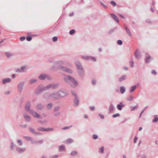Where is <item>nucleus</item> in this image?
<instances>
[{"instance_id": "1", "label": "nucleus", "mask_w": 158, "mask_h": 158, "mask_svg": "<svg viewBox=\"0 0 158 158\" xmlns=\"http://www.w3.org/2000/svg\"><path fill=\"white\" fill-rule=\"evenodd\" d=\"M64 80L67 83L73 87H74L78 85V82L75 78L69 75H67L64 77Z\"/></svg>"}, {"instance_id": "2", "label": "nucleus", "mask_w": 158, "mask_h": 158, "mask_svg": "<svg viewBox=\"0 0 158 158\" xmlns=\"http://www.w3.org/2000/svg\"><path fill=\"white\" fill-rule=\"evenodd\" d=\"M77 71L78 74L81 78H82L84 76V71L81 63L78 61H76L75 62Z\"/></svg>"}, {"instance_id": "3", "label": "nucleus", "mask_w": 158, "mask_h": 158, "mask_svg": "<svg viewBox=\"0 0 158 158\" xmlns=\"http://www.w3.org/2000/svg\"><path fill=\"white\" fill-rule=\"evenodd\" d=\"M58 96L59 99L60 98H63L66 96L68 94L67 92L63 89H60L57 91Z\"/></svg>"}, {"instance_id": "4", "label": "nucleus", "mask_w": 158, "mask_h": 158, "mask_svg": "<svg viewBox=\"0 0 158 158\" xmlns=\"http://www.w3.org/2000/svg\"><path fill=\"white\" fill-rule=\"evenodd\" d=\"M31 106V102L30 101H27L26 102L25 106V110L27 111L29 113L32 110L30 109Z\"/></svg>"}, {"instance_id": "5", "label": "nucleus", "mask_w": 158, "mask_h": 158, "mask_svg": "<svg viewBox=\"0 0 158 158\" xmlns=\"http://www.w3.org/2000/svg\"><path fill=\"white\" fill-rule=\"evenodd\" d=\"M51 99L55 100L59 99L57 92H53L51 93Z\"/></svg>"}, {"instance_id": "6", "label": "nucleus", "mask_w": 158, "mask_h": 158, "mask_svg": "<svg viewBox=\"0 0 158 158\" xmlns=\"http://www.w3.org/2000/svg\"><path fill=\"white\" fill-rule=\"evenodd\" d=\"M59 68L62 70L64 71L67 73H72L73 72L70 69L63 66H60Z\"/></svg>"}, {"instance_id": "7", "label": "nucleus", "mask_w": 158, "mask_h": 158, "mask_svg": "<svg viewBox=\"0 0 158 158\" xmlns=\"http://www.w3.org/2000/svg\"><path fill=\"white\" fill-rule=\"evenodd\" d=\"M29 114H31L35 118H42V117L41 115L33 110H31Z\"/></svg>"}, {"instance_id": "8", "label": "nucleus", "mask_w": 158, "mask_h": 158, "mask_svg": "<svg viewBox=\"0 0 158 158\" xmlns=\"http://www.w3.org/2000/svg\"><path fill=\"white\" fill-rule=\"evenodd\" d=\"M15 149L16 152L20 154L24 152L26 150L25 148H20L19 147H17Z\"/></svg>"}, {"instance_id": "9", "label": "nucleus", "mask_w": 158, "mask_h": 158, "mask_svg": "<svg viewBox=\"0 0 158 158\" xmlns=\"http://www.w3.org/2000/svg\"><path fill=\"white\" fill-rule=\"evenodd\" d=\"M24 85V83L23 82H20L18 85V91L21 92L23 89V88Z\"/></svg>"}, {"instance_id": "10", "label": "nucleus", "mask_w": 158, "mask_h": 158, "mask_svg": "<svg viewBox=\"0 0 158 158\" xmlns=\"http://www.w3.org/2000/svg\"><path fill=\"white\" fill-rule=\"evenodd\" d=\"M11 81V79L10 78H7L3 79L2 80V83L3 85L7 83H9Z\"/></svg>"}, {"instance_id": "11", "label": "nucleus", "mask_w": 158, "mask_h": 158, "mask_svg": "<svg viewBox=\"0 0 158 158\" xmlns=\"http://www.w3.org/2000/svg\"><path fill=\"white\" fill-rule=\"evenodd\" d=\"M74 97L75 99L74 100V103L76 106H77L79 104V100L76 94H74Z\"/></svg>"}, {"instance_id": "12", "label": "nucleus", "mask_w": 158, "mask_h": 158, "mask_svg": "<svg viewBox=\"0 0 158 158\" xmlns=\"http://www.w3.org/2000/svg\"><path fill=\"white\" fill-rule=\"evenodd\" d=\"M23 117L25 119V121L27 122H29L31 121V117L27 114H23Z\"/></svg>"}, {"instance_id": "13", "label": "nucleus", "mask_w": 158, "mask_h": 158, "mask_svg": "<svg viewBox=\"0 0 158 158\" xmlns=\"http://www.w3.org/2000/svg\"><path fill=\"white\" fill-rule=\"evenodd\" d=\"M124 106V105L123 103L120 102L119 104L117 105V108L119 110H121L122 109V108Z\"/></svg>"}, {"instance_id": "14", "label": "nucleus", "mask_w": 158, "mask_h": 158, "mask_svg": "<svg viewBox=\"0 0 158 158\" xmlns=\"http://www.w3.org/2000/svg\"><path fill=\"white\" fill-rule=\"evenodd\" d=\"M50 96L51 93L49 94L48 93H46L44 94V98L47 99H51V97Z\"/></svg>"}, {"instance_id": "15", "label": "nucleus", "mask_w": 158, "mask_h": 158, "mask_svg": "<svg viewBox=\"0 0 158 158\" xmlns=\"http://www.w3.org/2000/svg\"><path fill=\"white\" fill-rule=\"evenodd\" d=\"M124 29H125L127 33V34L130 36H131V32L129 30V29H128V28L126 26V25H124Z\"/></svg>"}, {"instance_id": "16", "label": "nucleus", "mask_w": 158, "mask_h": 158, "mask_svg": "<svg viewBox=\"0 0 158 158\" xmlns=\"http://www.w3.org/2000/svg\"><path fill=\"white\" fill-rule=\"evenodd\" d=\"M135 57L137 59L140 57V53L139 52L138 50H137L135 52Z\"/></svg>"}, {"instance_id": "17", "label": "nucleus", "mask_w": 158, "mask_h": 158, "mask_svg": "<svg viewBox=\"0 0 158 158\" xmlns=\"http://www.w3.org/2000/svg\"><path fill=\"white\" fill-rule=\"evenodd\" d=\"M36 108L37 109L42 110L44 107V106L41 103H39L36 105Z\"/></svg>"}, {"instance_id": "18", "label": "nucleus", "mask_w": 158, "mask_h": 158, "mask_svg": "<svg viewBox=\"0 0 158 158\" xmlns=\"http://www.w3.org/2000/svg\"><path fill=\"white\" fill-rule=\"evenodd\" d=\"M114 108L113 105V104H110V106L109 107V111L110 113L113 112L114 111Z\"/></svg>"}, {"instance_id": "19", "label": "nucleus", "mask_w": 158, "mask_h": 158, "mask_svg": "<svg viewBox=\"0 0 158 158\" xmlns=\"http://www.w3.org/2000/svg\"><path fill=\"white\" fill-rule=\"evenodd\" d=\"M46 75L41 74L38 77V78L41 80H44L46 79Z\"/></svg>"}, {"instance_id": "20", "label": "nucleus", "mask_w": 158, "mask_h": 158, "mask_svg": "<svg viewBox=\"0 0 158 158\" xmlns=\"http://www.w3.org/2000/svg\"><path fill=\"white\" fill-rule=\"evenodd\" d=\"M55 64H65L66 62L64 60H59L57 61L55 63Z\"/></svg>"}, {"instance_id": "21", "label": "nucleus", "mask_w": 158, "mask_h": 158, "mask_svg": "<svg viewBox=\"0 0 158 158\" xmlns=\"http://www.w3.org/2000/svg\"><path fill=\"white\" fill-rule=\"evenodd\" d=\"M152 58L150 56H148L147 57L145 60V62L146 63H149L151 60H152Z\"/></svg>"}, {"instance_id": "22", "label": "nucleus", "mask_w": 158, "mask_h": 158, "mask_svg": "<svg viewBox=\"0 0 158 158\" xmlns=\"http://www.w3.org/2000/svg\"><path fill=\"white\" fill-rule=\"evenodd\" d=\"M52 89H56L58 88L59 86V84L58 83L55 84H51Z\"/></svg>"}, {"instance_id": "23", "label": "nucleus", "mask_w": 158, "mask_h": 158, "mask_svg": "<svg viewBox=\"0 0 158 158\" xmlns=\"http://www.w3.org/2000/svg\"><path fill=\"white\" fill-rule=\"evenodd\" d=\"M127 78V76L124 75L120 77L118 79L119 81L120 82H122L125 80Z\"/></svg>"}, {"instance_id": "24", "label": "nucleus", "mask_w": 158, "mask_h": 158, "mask_svg": "<svg viewBox=\"0 0 158 158\" xmlns=\"http://www.w3.org/2000/svg\"><path fill=\"white\" fill-rule=\"evenodd\" d=\"M110 15L118 23L119 22V19L114 14H110Z\"/></svg>"}, {"instance_id": "25", "label": "nucleus", "mask_w": 158, "mask_h": 158, "mask_svg": "<svg viewBox=\"0 0 158 158\" xmlns=\"http://www.w3.org/2000/svg\"><path fill=\"white\" fill-rule=\"evenodd\" d=\"M65 150V147L64 145H60L59 147V151H64Z\"/></svg>"}, {"instance_id": "26", "label": "nucleus", "mask_w": 158, "mask_h": 158, "mask_svg": "<svg viewBox=\"0 0 158 158\" xmlns=\"http://www.w3.org/2000/svg\"><path fill=\"white\" fill-rule=\"evenodd\" d=\"M120 92L122 94H123L125 92L126 88L122 86L120 87Z\"/></svg>"}, {"instance_id": "27", "label": "nucleus", "mask_w": 158, "mask_h": 158, "mask_svg": "<svg viewBox=\"0 0 158 158\" xmlns=\"http://www.w3.org/2000/svg\"><path fill=\"white\" fill-rule=\"evenodd\" d=\"M53 103L52 102L49 103L47 104L46 105V108L48 110H50L51 109L52 106H53Z\"/></svg>"}, {"instance_id": "28", "label": "nucleus", "mask_w": 158, "mask_h": 158, "mask_svg": "<svg viewBox=\"0 0 158 158\" xmlns=\"http://www.w3.org/2000/svg\"><path fill=\"white\" fill-rule=\"evenodd\" d=\"M37 81L38 80L36 79H32L30 80L29 83V84H31L36 83Z\"/></svg>"}, {"instance_id": "29", "label": "nucleus", "mask_w": 158, "mask_h": 158, "mask_svg": "<svg viewBox=\"0 0 158 158\" xmlns=\"http://www.w3.org/2000/svg\"><path fill=\"white\" fill-rule=\"evenodd\" d=\"M73 142V139L72 138H69L67 139L65 141V143H71Z\"/></svg>"}, {"instance_id": "30", "label": "nucleus", "mask_w": 158, "mask_h": 158, "mask_svg": "<svg viewBox=\"0 0 158 158\" xmlns=\"http://www.w3.org/2000/svg\"><path fill=\"white\" fill-rule=\"evenodd\" d=\"M154 118L153 119L152 122L153 123H156L158 121V117L157 115H155L154 116Z\"/></svg>"}, {"instance_id": "31", "label": "nucleus", "mask_w": 158, "mask_h": 158, "mask_svg": "<svg viewBox=\"0 0 158 158\" xmlns=\"http://www.w3.org/2000/svg\"><path fill=\"white\" fill-rule=\"evenodd\" d=\"M61 107L60 106H55L54 107V112H57V111H59Z\"/></svg>"}, {"instance_id": "32", "label": "nucleus", "mask_w": 158, "mask_h": 158, "mask_svg": "<svg viewBox=\"0 0 158 158\" xmlns=\"http://www.w3.org/2000/svg\"><path fill=\"white\" fill-rule=\"evenodd\" d=\"M137 86L136 85H133L131 87L130 89V92L131 93L133 92L136 88Z\"/></svg>"}, {"instance_id": "33", "label": "nucleus", "mask_w": 158, "mask_h": 158, "mask_svg": "<svg viewBox=\"0 0 158 158\" xmlns=\"http://www.w3.org/2000/svg\"><path fill=\"white\" fill-rule=\"evenodd\" d=\"M130 66L131 68H133L134 67V62L133 60H131L129 61Z\"/></svg>"}, {"instance_id": "34", "label": "nucleus", "mask_w": 158, "mask_h": 158, "mask_svg": "<svg viewBox=\"0 0 158 158\" xmlns=\"http://www.w3.org/2000/svg\"><path fill=\"white\" fill-rule=\"evenodd\" d=\"M81 58L85 60H90L91 57L89 56H83Z\"/></svg>"}, {"instance_id": "35", "label": "nucleus", "mask_w": 158, "mask_h": 158, "mask_svg": "<svg viewBox=\"0 0 158 158\" xmlns=\"http://www.w3.org/2000/svg\"><path fill=\"white\" fill-rule=\"evenodd\" d=\"M42 92V91H41L39 87L37 89V90L35 91V93L37 94H41Z\"/></svg>"}, {"instance_id": "36", "label": "nucleus", "mask_w": 158, "mask_h": 158, "mask_svg": "<svg viewBox=\"0 0 158 158\" xmlns=\"http://www.w3.org/2000/svg\"><path fill=\"white\" fill-rule=\"evenodd\" d=\"M77 153V151H72L70 153V155L72 156H74L76 155Z\"/></svg>"}, {"instance_id": "37", "label": "nucleus", "mask_w": 158, "mask_h": 158, "mask_svg": "<svg viewBox=\"0 0 158 158\" xmlns=\"http://www.w3.org/2000/svg\"><path fill=\"white\" fill-rule=\"evenodd\" d=\"M55 113L54 114V116L57 117L60 114V111L54 112Z\"/></svg>"}, {"instance_id": "38", "label": "nucleus", "mask_w": 158, "mask_h": 158, "mask_svg": "<svg viewBox=\"0 0 158 158\" xmlns=\"http://www.w3.org/2000/svg\"><path fill=\"white\" fill-rule=\"evenodd\" d=\"M45 87L46 90H48L50 88H52L51 84H49L48 85H47L45 86Z\"/></svg>"}, {"instance_id": "39", "label": "nucleus", "mask_w": 158, "mask_h": 158, "mask_svg": "<svg viewBox=\"0 0 158 158\" xmlns=\"http://www.w3.org/2000/svg\"><path fill=\"white\" fill-rule=\"evenodd\" d=\"M23 138L25 139L28 141H31L32 139V138L29 136H25L23 137Z\"/></svg>"}, {"instance_id": "40", "label": "nucleus", "mask_w": 158, "mask_h": 158, "mask_svg": "<svg viewBox=\"0 0 158 158\" xmlns=\"http://www.w3.org/2000/svg\"><path fill=\"white\" fill-rule=\"evenodd\" d=\"M26 66H22L20 68V70H21L22 72H25L26 70Z\"/></svg>"}, {"instance_id": "41", "label": "nucleus", "mask_w": 158, "mask_h": 158, "mask_svg": "<svg viewBox=\"0 0 158 158\" xmlns=\"http://www.w3.org/2000/svg\"><path fill=\"white\" fill-rule=\"evenodd\" d=\"M19 126L22 128H25L27 127L26 125L23 123H21Z\"/></svg>"}, {"instance_id": "42", "label": "nucleus", "mask_w": 158, "mask_h": 158, "mask_svg": "<svg viewBox=\"0 0 158 158\" xmlns=\"http://www.w3.org/2000/svg\"><path fill=\"white\" fill-rule=\"evenodd\" d=\"M37 130L40 131H45V128L42 127H38L37 129Z\"/></svg>"}, {"instance_id": "43", "label": "nucleus", "mask_w": 158, "mask_h": 158, "mask_svg": "<svg viewBox=\"0 0 158 158\" xmlns=\"http://www.w3.org/2000/svg\"><path fill=\"white\" fill-rule=\"evenodd\" d=\"M17 142L19 143V146H21L22 145L23 143L22 140L21 139L17 140Z\"/></svg>"}, {"instance_id": "44", "label": "nucleus", "mask_w": 158, "mask_h": 158, "mask_svg": "<svg viewBox=\"0 0 158 158\" xmlns=\"http://www.w3.org/2000/svg\"><path fill=\"white\" fill-rule=\"evenodd\" d=\"M104 147L103 146H102L100 148H99V152L102 153H103L104 152Z\"/></svg>"}, {"instance_id": "45", "label": "nucleus", "mask_w": 158, "mask_h": 158, "mask_svg": "<svg viewBox=\"0 0 158 158\" xmlns=\"http://www.w3.org/2000/svg\"><path fill=\"white\" fill-rule=\"evenodd\" d=\"M133 98L131 96H130L127 98V100L128 101H131L133 100Z\"/></svg>"}, {"instance_id": "46", "label": "nucleus", "mask_w": 158, "mask_h": 158, "mask_svg": "<svg viewBox=\"0 0 158 158\" xmlns=\"http://www.w3.org/2000/svg\"><path fill=\"white\" fill-rule=\"evenodd\" d=\"M29 129L30 132L35 134V131L34 129L31 127H30L29 128Z\"/></svg>"}, {"instance_id": "47", "label": "nucleus", "mask_w": 158, "mask_h": 158, "mask_svg": "<svg viewBox=\"0 0 158 158\" xmlns=\"http://www.w3.org/2000/svg\"><path fill=\"white\" fill-rule=\"evenodd\" d=\"M46 79L49 80H51L52 79L51 77L48 74L46 75Z\"/></svg>"}, {"instance_id": "48", "label": "nucleus", "mask_w": 158, "mask_h": 158, "mask_svg": "<svg viewBox=\"0 0 158 158\" xmlns=\"http://www.w3.org/2000/svg\"><path fill=\"white\" fill-rule=\"evenodd\" d=\"M14 147V143L12 142H11V145L10 146V148L11 150H12L13 149Z\"/></svg>"}, {"instance_id": "49", "label": "nucleus", "mask_w": 158, "mask_h": 158, "mask_svg": "<svg viewBox=\"0 0 158 158\" xmlns=\"http://www.w3.org/2000/svg\"><path fill=\"white\" fill-rule=\"evenodd\" d=\"M100 3L101 4V5L104 8H107V6L105 4H104L103 2H100Z\"/></svg>"}, {"instance_id": "50", "label": "nucleus", "mask_w": 158, "mask_h": 158, "mask_svg": "<svg viewBox=\"0 0 158 158\" xmlns=\"http://www.w3.org/2000/svg\"><path fill=\"white\" fill-rule=\"evenodd\" d=\"M73 127V126L72 125H71V126H69V127H64L62 129L63 130H66V129H69V128H70V127Z\"/></svg>"}, {"instance_id": "51", "label": "nucleus", "mask_w": 158, "mask_h": 158, "mask_svg": "<svg viewBox=\"0 0 158 158\" xmlns=\"http://www.w3.org/2000/svg\"><path fill=\"white\" fill-rule=\"evenodd\" d=\"M93 138L94 139H98V136L97 135L94 134L93 135Z\"/></svg>"}, {"instance_id": "52", "label": "nucleus", "mask_w": 158, "mask_h": 158, "mask_svg": "<svg viewBox=\"0 0 158 158\" xmlns=\"http://www.w3.org/2000/svg\"><path fill=\"white\" fill-rule=\"evenodd\" d=\"M53 130V128H45V131H52Z\"/></svg>"}, {"instance_id": "53", "label": "nucleus", "mask_w": 158, "mask_h": 158, "mask_svg": "<svg viewBox=\"0 0 158 158\" xmlns=\"http://www.w3.org/2000/svg\"><path fill=\"white\" fill-rule=\"evenodd\" d=\"M42 92L44 90H46L45 86L39 87Z\"/></svg>"}, {"instance_id": "54", "label": "nucleus", "mask_w": 158, "mask_h": 158, "mask_svg": "<svg viewBox=\"0 0 158 158\" xmlns=\"http://www.w3.org/2000/svg\"><path fill=\"white\" fill-rule=\"evenodd\" d=\"M120 116V114L119 113H117L113 115L112 116L113 118H115Z\"/></svg>"}, {"instance_id": "55", "label": "nucleus", "mask_w": 158, "mask_h": 158, "mask_svg": "<svg viewBox=\"0 0 158 158\" xmlns=\"http://www.w3.org/2000/svg\"><path fill=\"white\" fill-rule=\"evenodd\" d=\"M43 143V140H40L37 141V144H42Z\"/></svg>"}, {"instance_id": "56", "label": "nucleus", "mask_w": 158, "mask_h": 158, "mask_svg": "<svg viewBox=\"0 0 158 158\" xmlns=\"http://www.w3.org/2000/svg\"><path fill=\"white\" fill-rule=\"evenodd\" d=\"M117 43L119 45H121L123 44V42L120 40H118L117 41Z\"/></svg>"}, {"instance_id": "57", "label": "nucleus", "mask_w": 158, "mask_h": 158, "mask_svg": "<svg viewBox=\"0 0 158 158\" xmlns=\"http://www.w3.org/2000/svg\"><path fill=\"white\" fill-rule=\"evenodd\" d=\"M5 54L8 58L10 57L11 56V53L8 52H6Z\"/></svg>"}, {"instance_id": "58", "label": "nucleus", "mask_w": 158, "mask_h": 158, "mask_svg": "<svg viewBox=\"0 0 158 158\" xmlns=\"http://www.w3.org/2000/svg\"><path fill=\"white\" fill-rule=\"evenodd\" d=\"M75 31L74 29H72L69 31V33L70 35H72L75 32Z\"/></svg>"}, {"instance_id": "59", "label": "nucleus", "mask_w": 158, "mask_h": 158, "mask_svg": "<svg viewBox=\"0 0 158 158\" xmlns=\"http://www.w3.org/2000/svg\"><path fill=\"white\" fill-rule=\"evenodd\" d=\"M32 37L31 36H28L26 38V40L28 41H31L32 40Z\"/></svg>"}, {"instance_id": "60", "label": "nucleus", "mask_w": 158, "mask_h": 158, "mask_svg": "<svg viewBox=\"0 0 158 158\" xmlns=\"http://www.w3.org/2000/svg\"><path fill=\"white\" fill-rule=\"evenodd\" d=\"M58 39L56 36H54L52 38V40L53 42H56L57 40Z\"/></svg>"}, {"instance_id": "61", "label": "nucleus", "mask_w": 158, "mask_h": 158, "mask_svg": "<svg viewBox=\"0 0 158 158\" xmlns=\"http://www.w3.org/2000/svg\"><path fill=\"white\" fill-rule=\"evenodd\" d=\"M110 4L113 5L114 6H115L116 5V3L114 1H111L110 2Z\"/></svg>"}, {"instance_id": "62", "label": "nucleus", "mask_w": 158, "mask_h": 158, "mask_svg": "<svg viewBox=\"0 0 158 158\" xmlns=\"http://www.w3.org/2000/svg\"><path fill=\"white\" fill-rule=\"evenodd\" d=\"M114 29H111L110 30L108 31V34H111V33H112L114 31Z\"/></svg>"}, {"instance_id": "63", "label": "nucleus", "mask_w": 158, "mask_h": 158, "mask_svg": "<svg viewBox=\"0 0 158 158\" xmlns=\"http://www.w3.org/2000/svg\"><path fill=\"white\" fill-rule=\"evenodd\" d=\"M138 107L136 106H135L132 108L131 109V111L134 110L135 109H137Z\"/></svg>"}, {"instance_id": "64", "label": "nucleus", "mask_w": 158, "mask_h": 158, "mask_svg": "<svg viewBox=\"0 0 158 158\" xmlns=\"http://www.w3.org/2000/svg\"><path fill=\"white\" fill-rule=\"evenodd\" d=\"M31 143L32 144H37V141L34 140L32 139V140L31 141Z\"/></svg>"}]
</instances>
